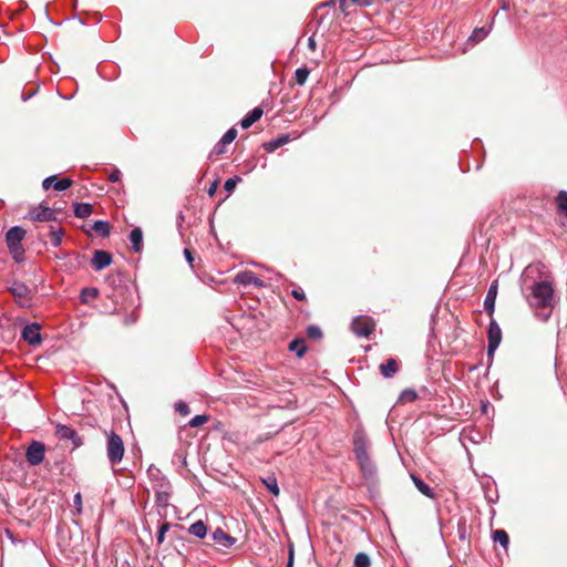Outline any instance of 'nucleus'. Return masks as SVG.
<instances>
[{
    "label": "nucleus",
    "instance_id": "nucleus-1",
    "mask_svg": "<svg viewBox=\"0 0 567 567\" xmlns=\"http://www.w3.org/2000/svg\"><path fill=\"white\" fill-rule=\"evenodd\" d=\"M554 289L546 280L536 282L532 287V293L527 297L528 303L535 309L548 308L553 305Z\"/></svg>",
    "mask_w": 567,
    "mask_h": 567
},
{
    "label": "nucleus",
    "instance_id": "nucleus-2",
    "mask_svg": "<svg viewBox=\"0 0 567 567\" xmlns=\"http://www.w3.org/2000/svg\"><path fill=\"white\" fill-rule=\"evenodd\" d=\"M25 236V230L22 227L14 226L7 231L6 241L12 258L17 262H21L24 257V249L21 245Z\"/></svg>",
    "mask_w": 567,
    "mask_h": 567
},
{
    "label": "nucleus",
    "instance_id": "nucleus-3",
    "mask_svg": "<svg viewBox=\"0 0 567 567\" xmlns=\"http://www.w3.org/2000/svg\"><path fill=\"white\" fill-rule=\"evenodd\" d=\"M124 442L120 435L114 432L107 434V457L112 464H117L124 455Z\"/></svg>",
    "mask_w": 567,
    "mask_h": 567
},
{
    "label": "nucleus",
    "instance_id": "nucleus-4",
    "mask_svg": "<svg viewBox=\"0 0 567 567\" xmlns=\"http://www.w3.org/2000/svg\"><path fill=\"white\" fill-rule=\"evenodd\" d=\"M375 327L374 319L369 316H357L351 322V330L358 337L369 338L374 332Z\"/></svg>",
    "mask_w": 567,
    "mask_h": 567
},
{
    "label": "nucleus",
    "instance_id": "nucleus-5",
    "mask_svg": "<svg viewBox=\"0 0 567 567\" xmlns=\"http://www.w3.org/2000/svg\"><path fill=\"white\" fill-rule=\"evenodd\" d=\"M9 291L14 297L17 303L21 307H29L31 305V290L23 282H13V285L9 288Z\"/></svg>",
    "mask_w": 567,
    "mask_h": 567
},
{
    "label": "nucleus",
    "instance_id": "nucleus-6",
    "mask_svg": "<svg viewBox=\"0 0 567 567\" xmlns=\"http://www.w3.org/2000/svg\"><path fill=\"white\" fill-rule=\"evenodd\" d=\"M45 455V445L39 441H33L27 449L25 457L30 465L35 466L43 462Z\"/></svg>",
    "mask_w": 567,
    "mask_h": 567
},
{
    "label": "nucleus",
    "instance_id": "nucleus-7",
    "mask_svg": "<svg viewBox=\"0 0 567 567\" xmlns=\"http://www.w3.org/2000/svg\"><path fill=\"white\" fill-rule=\"evenodd\" d=\"M56 210L43 204L32 208L29 213L30 219L34 221H52L56 220Z\"/></svg>",
    "mask_w": 567,
    "mask_h": 567
},
{
    "label": "nucleus",
    "instance_id": "nucleus-8",
    "mask_svg": "<svg viewBox=\"0 0 567 567\" xmlns=\"http://www.w3.org/2000/svg\"><path fill=\"white\" fill-rule=\"evenodd\" d=\"M369 442L365 433L362 430H357L353 434V452L355 457H364L369 455Z\"/></svg>",
    "mask_w": 567,
    "mask_h": 567
},
{
    "label": "nucleus",
    "instance_id": "nucleus-9",
    "mask_svg": "<svg viewBox=\"0 0 567 567\" xmlns=\"http://www.w3.org/2000/svg\"><path fill=\"white\" fill-rule=\"evenodd\" d=\"M488 355H492L502 341V330L497 322L492 318L488 327Z\"/></svg>",
    "mask_w": 567,
    "mask_h": 567
},
{
    "label": "nucleus",
    "instance_id": "nucleus-10",
    "mask_svg": "<svg viewBox=\"0 0 567 567\" xmlns=\"http://www.w3.org/2000/svg\"><path fill=\"white\" fill-rule=\"evenodd\" d=\"M55 434L61 439V440H71L74 447H79L83 444V441L82 439L78 435V433L64 425V424H58L56 427H55Z\"/></svg>",
    "mask_w": 567,
    "mask_h": 567
},
{
    "label": "nucleus",
    "instance_id": "nucleus-11",
    "mask_svg": "<svg viewBox=\"0 0 567 567\" xmlns=\"http://www.w3.org/2000/svg\"><path fill=\"white\" fill-rule=\"evenodd\" d=\"M22 338L31 346L41 343L40 324L31 323L22 329Z\"/></svg>",
    "mask_w": 567,
    "mask_h": 567
},
{
    "label": "nucleus",
    "instance_id": "nucleus-12",
    "mask_svg": "<svg viewBox=\"0 0 567 567\" xmlns=\"http://www.w3.org/2000/svg\"><path fill=\"white\" fill-rule=\"evenodd\" d=\"M235 284L241 285V286H255V287H262L264 282L262 280L257 277L252 271H241L236 275L235 277Z\"/></svg>",
    "mask_w": 567,
    "mask_h": 567
},
{
    "label": "nucleus",
    "instance_id": "nucleus-13",
    "mask_svg": "<svg viewBox=\"0 0 567 567\" xmlns=\"http://www.w3.org/2000/svg\"><path fill=\"white\" fill-rule=\"evenodd\" d=\"M112 262V255L105 250H95L91 264L95 270H102Z\"/></svg>",
    "mask_w": 567,
    "mask_h": 567
},
{
    "label": "nucleus",
    "instance_id": "nucleus-14",
    "mask_svg": "<svg viewBox=\"0 0 567 567\" xmlns=\"http://www.w3.org/2000/svg\"><path fill=\"white\" fill-rule=\"evenodd\" d=\"M497 281H493L489 286L485 300H484V308L488 316L492 318L495 310V301L497 296Z\"/></svg>",
    "mask_w": 567,
    "mask_h": 567
},
{
    "label": "nucleus",
    "instance_id": "nucleus-15",
    "mask_svg": "<svg viewBox=\"0 0 567 567\" xmlns=\"http://www.w3.org/2000/svg\"><path fill=\"white\" fill-rule=\"evenodd\" d=\"M212 538L221 548H229L236 543V538L225 533L221 528L214 530Z\"/></svg>",
    "mask_w": 567,
    "mask_h": 567
},
{
    "label": "nucleus",
    "instance_id": "nucleus-16",
    "mask_svg": "<svg viewBox=\"0 0 567 567\" xmlns=\"http://www.w3.org/2000/svg\"><path fill=\"white\" fill-rule=\"evenodd\" d=\"M362 471V474L365 478H372L375 475V466L370 458V455L358 457L357 458Z\"/></svg>",
    "mask_w": 567,
    "mask_h": 567
},
{
    "label": "nucleus",
    "instance_id": "nucleus-17",
    "mask_svg": "<svg viewBox=\"0 0 567 567\" xmlns=\"http://www.w3.org/2000/svg\"><path fill=\"white\" fill-rule=\"evenodd\" d=\"M398 371L399 362L393 358H389L384 363L380 364V372L386 379L392 378Z\"/></svg>",
    "mask_w": 567,
    "mask_h": 567
},
{
    "label": "nucleus",
    "instance_id": "nucleus-18",
    "mask_svg": "<svg viewBox=\"0 0 567 567\" xmlns=\"http://www.w3.org/2000/svg\"><path fill=\"white\" fill-rule=\"evenodd\" d=\"M264 114V110L260 106L255 107L250 111L240 122L243 128H249L254 123H256Z\"/></svg>",
    "mask_w": 567,
    "mask_h": 567
},
{
    "label": "nucleus",
    "instance_id": "nucleus-19",
    "mask_svg": "<svg viewBox=\"0 0 567 567\" xmlns=\"http://www.w3.org/2000/svg\"><path fill=\"white\" fill-rule=\"evenodd\" d=\"M289 141H290L289 135L281 134V135L277 136L276 138L265 143L264 144V148L267 152H274L277 148H279V147L284 146L285 144H287Z\"/></svg>",
    "mask_w": 567,
    "mask_h": 567
},
{
    "label": "nucleus",
    "instance_id": "nucleus-20",
    "mask_svg": "<svg viewBox=\"0 0 567 567\" xmlns=\"http://www.w3.org/2000/svg\"><path fill=\"white\" fill-rule=\"evenodd\" d=\"M130 240L132 243V250L134 252H140L142 250L143 244V233L142 229L136 227L130 234Z\"/></svg>",
    "mask_w": 567,
    "mask_h": 567
},
{
    "label": "nucleus",
    "instance_id": "nucleus-21",
    "mask_svg": "<svg viewBox=\"0 0 567 567\" xmlns=\"http://www.w3.org/2000/svg\"><path fill=\"white\" fill-rule=\"evenodd\" d=\"M288 348L290 351L296 352L298 358H302L305 355V353L307 352L306 341L302 338L293 339L289 343Z\"/></svg>",
    "mask_w": 567,
    "mask_h": 567
},
{
    "label": "nucleus",
    "instance_id": "nucleus-22",
    "mask_svg": "<svg viewBox=\"0 0 567 567\" xmlns=\"http://www.w3.org/2000/svg\"><path fill=\"white\" fill-rule=\"evenodd\" d=\"M92 212H93V207L91 204H87V203L74 204V215L78 218H86L92 214Z\"/></svg>",
    "mask_w": 567,
    "mask_h": 567
},
{
    "label": "nucleus",
    "instance_id": "nucleus-23",
    "mask_svg": "<svg viewBox=\"0 0 567 567\" xmlns=\"http://www.w3.org/2000/svg\"><path fill=\"white\" fill-rule=\"evenodd\" d=\"M188 532L198 538H204L207 535V527L203 520H197L189 526Z\"/></svg>",
    "mask_w": 567,
    "mask_h": 567
},
{
    "label": "nucleus",
    "instance_id": "nucleus-24",
    "mask_svg": "<svg viewBox=\"0 0 567 567\" xmlns=\"http://www.w3.org/2000/svg\"><path fill=\"white\" fill-rule=\"evenodd\" d=\"M413 483L415 487L425 496L433 498L434 494L432 492V488L424 483L420 477L412 475Z\"/></svg>",
    "mask_w": 567,
    "mask_h": 567
},
{
    "label": "nucleus",
    "instance_id": "nucleus-25",
    "mask_svg": "<svg viewBox=\"0 0 567 567\" xmlns=\"http://www.w3.org/2000/svg\"><path fill=\"white\" fill-rule=\"evenodd\" d=\"M417 399V393L413 389H405L401 392L398 402L400 404H406L414 402Z\"/></svg>",
    "mask_w": 567,
    "mask_h": 567
},
{
    "label": "nucleus",
    "instance_id": "nucleus-26",
    "mask_svg": "<svg viewBox=\"0 0 567 567\" xmlns=\"http://www.w3.org/2000/svg\"><path fill=\"white\" fill-rule=\"evenodd\" d=\"M264 485L267 487V489L275 496H278L280 493V489L277 484V480L274 475H269L265 478H261Z\"/></svg>",
    "mask_w": 567,
    "mask_h": 567
},
{
    "label": "nucleus",
    "instance_id": "nucleus-27",
    "mask_svg": "<svg viewBox=\"0 0 567 567\" xmlns=\"http://www.w3.org/2000/svg\"><path fill=\"white\" fill-rule=\"evenodd\" d=\"M493 540L495 543H499L505 549H507L509 545V537L506 530L504 529H496L493 532Z\"/></svg>",
    "mask_w": 567,
    "mask_h": 567
},
{
    "label": "nucleus",
    "instance_id": "nucleus-28",
    "mask_svg": "<svg viewBox=\"0 0 567 567\" xmlns=\"http://www.w3.org/2000/svg\"><path fill=\"white\" fill-rule=\"evenodd\" d=\"M63 235H64L63 228H61V227L53 228L52 227L51 230H50V234H49L50 241H51L52 246H54V247L60 246L61 243H62Z\"/></svg>",
    "mask_w": 567,
    "mask_h": 567
},
{
    "label": "nucleus",
    "instance_id": "nucleus-29",
    "mask_svg": "<svg viewBox=\"0 0 567 567\" xmlns=\"http://www.w3.org/2000/svg\"><path fill=\"white\" fill-rule=\"evenodd\" d=\"M557 208L567 217V192L560 190L556 197Z\"/></svg>",
    "mask_w": 567,
    "mask_h": 567
},
{
    "label": "nucleus",
    "instance_id": "nucleus-30",
    "mask_svg": "<svg viewBox=\"0 0 567 567\" xmlns=\"http://www.w3.org/2000/svg\"><path fill=\"white\" fill-rule=\"evenodd\" d=\"M92 229L103 237H107L110 235V224L104 220H96L93 224Z\"/></svg>",
    "mask_w": 567,
    "mask_h": 567
},
{
    "label": "nucleus",
    "instance_id": "nucleus-31",
    "mask_svg": "<svg viewBox=\"0 0 567 567\" xmlns=\"http://www.w3.org/2000/svg\"><path fill=\"white\" fill-rule=\"evenodd\" d=\"M156 504L161 507H167L171 499V492L168 491H157L156 492Z\"/></svg>",
    "mask_w": 567,
    "mask_h": 567
},
{
    "label": "nucleus",
    "instance_id": "nucleus-32",
    "mask_svg": "<svg viewBox=\"0 0 567 567\" xmlns=\"http://www.w3.org/2000/svg\"><path fill=\"white\" fill-rule=\"evenodd\" d=\"M371 560L365 553H359L354 557V567H370Z\"/></svg>",
    "mask_w": 567,
    "mask_h": 567
},
{
    "label": "nucleus",
    "instance_id": "nucleus-33",
    "mask_svg": "<svg viewBox=\"0 0 567 567\" xmlns=\"http://www.w3.org/2000/svg\"><path fill=\"white\" fill-rule=\"evenodd\" d=\"M309 76V70L307 68H299L295 72V79L297 84L303 85Z\"/></svg>",
    "mask_w": 567,
    "mask_h": 567
},
{
    "label": "nucleus",
    "instance_id": "nucleus-34",
    "mask_svg": "<svg viewBox=\"0 0 567 567\" xmlns=\"http://www.w3.org/2000/svg\"><path fill=\"white\" fill-rule=\"evenodd\" d=\"M209 415L207 414H200V415H196L194 416L189 422H188V425L190 427H198V426H202L204 425L205 423H207L209 421Z\"/></svg>",
    "mask_w": 567,
    "mask_h": 567
},
{
    "label": "nucleus",
    "instance_id": "nucleus-35",
    "mask_svg": "<svg viewBox=\"0 0 567 567\" xmlns=\"http://www.w3.org/2000/svg\"><path fill=\"white\" fill-rule=\"evenodd\" d=\"M72 183H73V181L70 178H61V179L56 178V181L53 184V188L55 190L62 192V190L68 189L72 185Z\"/></svg>",
    "mask_w": 567,
    "mask_h": 567
},
{
    "label": "nucleus",
    "instance_id": "nucleus-36",
    "mask_svg": "<svg viewBox=\"0 0 567 567\" xmlns=\"http://www.w3.org/2000/svg\"><path fill=\"white\" fill-rule=\"evenodd\" d=\"M307 336L310 339L319 340V339L322 338V331H321V329L318 326H309L307 328Z\"/></svg>",
    "mask_w": 567,
    "mask_h": 567
},
{
    "label": "nucleus",
    "instance_id": "nucleus-37",
    "mask_svg": "<svg viewBox=\"0 0 567 567\" xmlns=\"http://www.w3.org/2000/svg\"><path fill=\"white\" fill-rule=\"evenodd\" d=\"M237 137V130L231 127L228 130L220 140V144H230Z\"/></svg>",
    "mask_w": 567,
    "mask_h": 567
},
{
    "label": "nucleus",
    "instance_id": "nucleus-38",
    "mask_svg": "<svg viewBox=\"0 0 567 567\" xmlns=\"http://www.w3.org/2000/svg\"><path fill=\"white\" fill-rule=\"evenodd\" d=\"M175 411L178 412L181 415L186 416L190 413V409L187 403L183 401H178L174 405Z\"/></svg>",
    "mask_w": 567,
    "mask_h": 567
},
{
    "label": "nucleus",
    "instance_id": "nucleus-39",
    "mask_svg": "<svg viewBox=\"0 0 567 567\" xmlns=\"http://www.w3.org/2000/svg\"><path fill=\"white\" fill-rule=\"evenodd\" d=\"M486 35H487V31L485 30V28H476L473 31L471 39L475 42H478V41L483 40Z\"/></svg>",
    "mask_w": 567,
    "mask_h": 567
},
{
    "label": "nucleus",
    "instance_id": "nucleus-40",
    "mask_svg": "<svg viewBox=\"0 0 567 567\" xmlns=\"http://www.w3.org/2000/svg\"><path fill=\"white\" fill-rule=\"evenodd\" d=\"M184 256H185L188 265L190 266V268L195 269L196 265L194 264L195 262V257H194L193 251L189 248H185L184 249Z\"/></svg>",
    "mask_w": 567,
    "mask_h": 567
},
{
    "label": "nucleus",
    "instance_id": "nucleus-41",
    "mask_svg": "<svg viewBox=\"0 0 567 567\" xmlns=\"http://www.w3.org/2000/svg\"><path fill=\"white\" fill-rule=\"evenodd\" d=\"M238 181H240L239 177H235V178H228L225 184H224V188L227 190V192H233L238 183Z\"/></svg>",
    "mask_w": 567,
    "mask_h": 567
},
{
    "label": "nucleus",
    "instance_id": "nucleus-42",
    "mask_svg": "<svg viewBox=\"0 0 567 567\" xmlns=\"http://www.w3.org/2000/svg\"><path fill=\"white\" fill-rule=\"evenodd\" d=\"M291 295L293 296V298H296L297 300L299 301H306L307 300V297L303 292V290L301 288H296L291 291Z\"/></svg>",
    "mask_w": 567,
    "mask_h": 567
},
{
    "label": "nucleus",
    "instance_id": "nucleus-43",
    "mask_svg": "<svg viewBox=\"0 0 567 567\" xmlns=\"http://www.w3.org/2000/svg\"><path fill=\"white\" fill-rule=\"evenodd\" d=\"M121 178V171L118 168H114L109 175V181L112 183L118 182Z\"/></svg>",
    "mask_w": 567,
    "mask_h": 567
},
{
    "label": "nucleus",
    "instance_id": "nucleus-44",
    "mask_svg": "<svg viewBox=\"0 0 567 567\" xmlns=\"http://www.w3.org/2000/svg\"><path fill=\"white\" fill-rule=\"evenodd\" d=\"M56 181V176H50V177H47L43 182H42V187L47 190L49 189L51 186H53L54 182Z\"/></svg>",
    "mask_w": 567,
    "mask_h": 567
},
{
    "label": "nucleus",
    "instance_id": "nucleus-45",
    "mask_svg": "<svg viewBox=\"0 0 567 567\" xmlns=\"http://www.w3.org/2000/svg\"><path fill=\"white\" fill-rule=\"evenodd\" d=\"M293 556H295L293 546L290 545V547H289V557H288V563H287L286 567H293Z\"/></svg>",
    "mask_w": 567,
    "mask_h": 567
},
{
    "label": "nucleus",
    "instance_id": "nucleus-46",
    "mask_svg": "<svg viewBox=\"0 0 567 567\" xmlns=\"http://www.w3.org/2000/svg\"><path fill=\"white\" fill-rule=\"evenodd\" d=\"M351 3L359 7H368L372 3V0H350Z\"/></svg>",
    "mask_w": 567,
    "mask_h": 567
},
{
    "label": "nucleus",
    "instance_id": "nucleus-47",
    "mask_svg": "<svg viewBox=\"0 0 567 567\" xmlns=\"http://www.w3.org/2000/svg\"><path fill=\"white\" fill-rule=\"evenodd\" d=\"M218 184H219V182H218V181H214V182L210 184V186H209V188H208V195H209L210 197L215 195V193H216V190H217V188H218Z\"/></svg>",
    "mask_w": 567,
    "mask_h": 567
},
{
    "label": "nucleus",
    "instance_id": "nucleus-48",
    "mask_svg": "<svg viewBox=\"0 0 567 567\" xmlns=\"http://www.w3.org/2000/svg\"><path fill=\"white\" fill-rule=\"evenodd\" d=\"M86 295H87V296H91L92 298H96V297H97V290H96V289H94V288H92V289H87V288H86V289H83V291H82V296L84 297V296H86Z\"/></svg>",
    "mask_w": 567,
    "mask_h": 567
},
{
    "label": "nucleus",
    "instance_id": "nucleus-49",
    "mask_svg": "<svg viewBox=\"0 0 567 567\" xmlns=\"http://www.w3.org/2000/svg\"><path fill=\"white\" fill-rule=\"evenodd\" d=\"M225 145H226V144H220V142H219V143L214 147V151H213V152H214L216 155H221V154H224V153H225Z\"/></svg>",
    "mask_w": 567,
    "mask_h": 567
},
{
    "label": "nucleus",
    "instance_id": "nucleus-50",
    "mask_svg": "<svg viewBox=\"0 0 567 567\" xmlns=\"http://www.w3.org/2000/svg\"><path fill=\"white\" fill-rule=\"evenodd\" d=\"M169 527H171V524H169V523H167V522H164V523L161 525V527H159L158 532H161V533H163V534H166V532L169 529Z\"/></svg>",
    "mask_w": 567,
    "mask_h": 567
},
{
    "label": "nucleus",
    "instance_id": "nucleus-51",
    "mask_svg": "<svg viewBox=\"0 0 567 567\" xmlns=\"http://www.w3.org/2000/svg\"><path fill=\"white\" fill-rule=\"evenodd\" d=\"M74 503L76 506H79V511H81V505H82V497H81V494L78 493L75 494L74 496Z\"/></svg>",
    "mask_w": 567,
    "mask_h": 567
},
{
    "label": "nucleus",
    "instance_id": "nucleus-52",
    "mask_svg": "<svg viewBox=\"0 0 567 567\" xmlns=\"http://www.w3.org/2000/svg\"><path fill=\"white\" fill-rule=\"evenodd\" d=\"M535 267L534 266H528L526 269H525V272H524V276H525V279L529 276V274H532L534 271Z\"/></svg>",
    "mask_w": 567,
    "mask_h": 567
},
{
    "label": "nucleus",
    "instance_id": "nucleus-53",
    "mask_svg": "<svg viewBox=\"0 0 567 567\" xmlns=\"http://www.w3.org/2000/svg\"><path fill=\"white\" fill-rule=\"evenodd\" d=\"M156 539H157L158 544H162L164 542V539H165V534L158 532L157 536H156Z\"/></svg>",
    "mask_w": 567,
    "mask_h": 567
},
{
    "label": "nucleus",
    "instance_id": "nucleus-54",
    "mask_svg": "<svg viewBox=\"0 0 567 567\" xmlns=\"http://www.w3.org/2000/svg\"><path fill=\"white\" fill-rule=\"evenodd\" d=\"M308 47L311 49V50H315L316 49V41L313 38H309L308 40Z\"/></svg>",
    "mask_w": 567,
    "mask_h": 567
},
{
    "label": "nucleus",
    "instance_id": "nucleus-55",
    "mask_svg": "<svg viewBox=\"0 0 567 567\" xmlns=\"http://www.w3.org/2000/svg\"><path fill=\"white\" fill-rule=\"evenodd\" d=\"M339 2H340V6L343 7L346 0H339Z\"/></svg>",
    "mask_w": 567,
    "mask_h": 567
}]
</instances>
